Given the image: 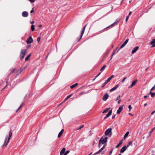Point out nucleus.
<instances>
[{
  "instance_id": "nucleus-18",
  "label": "nucleus",
  "mask_w": 155,
  "mask_h": 155,
  "mask_svg": "<svg viewBox=\"0 0 155 155\" xmlns=\"http://www.w3.org/2000/svg\"><path fill=\"white\" fill-rule=\"evenodd\" d=\"M84 127V125H81L80 127H79V128H75L74 129V130H80L81 129V128H82V127Z\"/></svg>"
},
{
  "instance_id": "nucleus-55",
  "label": "nucleus",
  "mask_w": 155,
  "mask_h": 155,
  "mask_svg": "<svg viewBox=\"0 0 155 155\" xmlns=\"http://www.w3.org/2000/svg\"><path fill=\"white\" fill-rule=\"evenodd\" d=\"M117 48H116V49H115V50L114 51H113V52H115H115H116V51L117 50Z\"/></svg>"
},
{
  "instance_id": "nucleus-28",
  "label": "nucleus",
  "mask_w": 155,
  "mask_h": 155,
  "mask_svg": "<svg viewBox=\"0 0 155 155\" xmlns=\"http://www.w3.org/2000/svg\"><path fill=\"white\" fill-rule=\"evenodd\" d=\"M72 95V94H70V95L68 96L66 98V99L64 100V101H66L67 99H68V98H69Z\"/></svg>"
},
{
  "instance_id": "nucleus-11",
  "label": "nucleus",
  "mask_w": 155,
  "mask_h": 155,
  "mask_svg": "<svg viewBox=\"0 0 155 155\" xmlns=\"http://www.w3.org/2000/svg\"><path fill=\"white\" fill-rule=\"evenodd\" d=\"M137 81V80H136L133 81L132 83L131 84L129 87L130 88H132L133 86H134L136 84Z\"/></svg>"
},
{
  "instance_id": "nucleus-32",
  "label": "nucleus",
  "mask_w": 155,
  "mask_h": 155,
  "mask_svg": "<svg viewBox=\"0 0 155 155\" xmlns=\"http://www.w3.org/2000/svg\"><path fill=\"white\" fill-rule=\"evenodd\" d=\"M70 152L69 150H67L64 153V155H67Z\"/></svg>"
},
{
  "instance_id": "nucleus-49",
  "label": "nucleus",
  "mask_w": 155,
  "mask_h": 155,
  "mask_svg": "<svg viewBox=\"0 0 155 155\" xmlns=\"http://www.w3.org/2000/svg\"><path fill=\"white\" fill-rule=\"evenodd\" d=\"M129 18V16L127 17L126 18V21H127Z\"/></svg>"
},
{
  "instance_id": "nucleus-12",
  "label": "nucleus",
  "mask_w": 155,
  "mask_h": 155,
  "mask_svg": "<svg viewBox=\"0 0 155 155\" xmlns=\"http://www.w3.org/2000/svg\"><path fill=\"white\" fill-rule=\"evenodd\" d=\"M119 86V85L118 84H117L115 87H113L112 89H110V92H111L116 90L117 88Z\"/></svg>"
},
{
  "instance_id": "nucleus-27",
  "label": "nucleus",
  "mask_w": 155,
  "mask_h": 155,
  "mask_svg": "<svg viewBox=\"0 0 155 155\" xmlns=\"http://www.w3.org/2000/svg\"><path fill=\"white\" fill-rule=\"evenodd\" d=\"M106 67V66L105 65L104 66H103L101 68V69L100 71H102L104 69V68H105Z\"/></svg>"
},
{
  "instance_id": "nucleus-35",
  "label": "nucleus",
  "mask_w": 155,
  "mask_h": 155,
  "mask_svg": "<svg viewBox=\"0 0 155 155\" xmlns=\"http://www.w3.org/2000/svg\"><path fill=\"white\" fill-rule=\"evenodd\" d=\"M155 89V84L154 86L153 87L150 89L151 91H152L153 90Z\"/></svg>"
},
{
  "instance_id": "nucleus-16",
  "label": "nucleus",
  "mask_w": 155,
  "mask_h": 155,
  "mask_svg": "<svg viewBox=\"0 0 155 155\" xmlns=\"http://www.w3.org/2000/svg\"><path fill=\"white\" fill-rule=\"evenodd\" d=\"M65 148H63L60 153V155H62L64 153L65 150Z\"/></svg>"
},
{
  "instance_id": "nucleus-38",
  "label": "nucleus",
  "mask_w": 155,
  "mask_h": 155,
  "mask_svg": "<svg viewBox=\"0 0 155 155\" xmlns=\"http://www.w3.org/2000/svg\"><path fill=\"white\" fill-rule=\"evenodd\" d=\"M127 78L126 77H124V78H123V79L122 80V81H121V82L122 83H123L124 82L125 80Z\"/></svg>"
},
{
  "instance_id": "nucleus-58",
  "label": "nucleus",
  "mask_w": 155,
  "mask_h": 155,
  "mask_svg": "<svg viewBox=\"0 0 155 155\" xmlns=\"http://www.w3.org/2000/svg\"><path fill=\"white\" fill-rule=\"evenodd\" d=\"M151 133H150V132L149 134V135L148 137H150V136L151 135Z\"/></svg>"
},
{
  "instance_id": "nucleus-48",
  "label": "nucleus",
  "mask_w": 155,
  "mask_h": 155,
  "mask_svg": "<svg viewBox=\"0 0 155 155\" xmlns=\"http://www.w3.org/2000/svg\"><path fill=\"white\" fill-rule=\"evenodd\" d=\"M151 45H152V46H151L152 48H153L155 47V43Z\"/></svg>"
},
{
  "instance_id": "nucleus-51",
  "label": "nucleus",
  "mask_w": 155,
  "mask_h": 155,
  "mask_svg": "<svg viewBox=\"0 0 155 155\" xmlns=\"http://www.w3.org/2000/svg\"><path fill=\"white\" fill-rule=\"evenodd\" d=\"M115 115H113L112 116V119H114L115 118Z\"/></svg>"
},
{
  "instance_id": "nucleus-4",
  "label": "nucleus",
  "mask_w": 155,
  "mask_h": 155,
  "mask_svg": "<svg viewBox=\"0 0 155 155\" xmlns=\"http://www.w3.org/2000/svg\"><path fill=\"white\" fill-rule=\"evenodd\" d=\"M112 129L109 128L107 129L105 132V134L106 136L109 135L110 133H111Z\"/></svg>"
},
{
  "instance_id": "nucleus-25",
  "label": "nucleus",
  "mask_w": 155,
  "mask_h": 155,
  "mask_svg": "<svg viewBox=\"0 0 155 155\" xmlns=\"http://www.w3.org/2000/svg\"><path fill=\"white\" fill-rule=\"evenodd\" d=\"M129 134V132L127 131L126 132V133L125 134L124 136V139H125L126 137L128 136V134Z\"/></svg>"
},
{
  "instance_id": "nucleus-29",
  "label": "nucleus",
  "mask_w": 155,
  "mask_h": 155,
  "mask_svg": "<svg viewBox=\"0 0 155 155\" xmlns=\"http://www.w3.org/2000/svg\"><path fill=\"white\" fill-rule=\"evenodd\" d=\"M62 133H61V132H60L58 134V138H59L62 135Z\"/></svg>"
},
{
  "instance_id": "nucleus-42",
  "label": "nucleus",
  "mask_w": 155,
  "mask_h": 155,
  "mask_svg": "<svg viewBox=\"0 0 155 155\" xmlns=\"http://www.w3.org/2000/svg\"><path fill=\"white\" fill-rule=\"evenodd\" d=\"M85 93H86L85 92H81V93H80L79 94V95H82L83 94H85Z\"/></svg>"
},
{
  "instance_id": "nucleus-5",
  "label": "nucleus",
  "mask_w": 155,
  "mask_h": 155,
  "mask_svg": "<svg viewBox=\"0 0 155 155\" xmlns=\"http://www.w3.org/2000/svg\"><path fill=\"white\" fill-rule=\"evenodd\" d=\"M33 41L32 38L31 36H30L26 41L27 44H29L32 43Z\"/></svg>"
},
{
  "instance_id": "nucleus-61",
  "label": "nucleus",
  "mask_w": 155,
  "mask_h": 155,
  "mask_svg": "<svg viewBox=\"0 0 155 155\" xmlns=\"http://www.w3.org/2000/svg\"><path fill=\"white\" fill-rule=\"evenodd\" d=\"M42 27V25H39V27L41 28Z\"/></svg>"
},
{
  "instance_id": "nucleus-39",
  "label": "nucleus",
  "mask_w": 155,
  "mask_h": 155,
  "mask_svg": "<svg viewBox=\"0 0 155 155\" xmlns=\"http://www.w3.org/2000/svg\"><path fill=\"white\" fill-rule=\"evenodd\" d=\"M114 54H115V52H113V53H112V55H111V58H110V60L112 59V57H113V55H114Z\"/></svg>"
},
{
  "instance_id": "nucleus-63",
  "label": "nucleus",
  "mask_w": 155,
  "mask_h": 155,
  "mask_svg": "<svg viewBox=\"0 0 155 155\" xmlns=\"http://www.w3.org/2000/svg\"><path fill=\"white\" fill-rule=\"evenodd\" d=\"M112 150H111L110 151V154H111L112 153Z\"/></svg>"
},
{
  "instance_id": "nucleus-41",
  "label": "nucleus",
  "mask_w": 155,
  "mask_h": 155,
  "mask_svg": "<svg viewBox=\"0 0 155 155\" xmlns=\"http://www.w3.org/2000/svg\"><path fill=\"white\" fill-rule=\"evenodd\" d=\"M22 105H21V106L19 107L18 109L16 110V112H17L19 109H20L22 107Z\"/></svg>"
},
{
  "instance_id": "nucleus-57",
  "label": "nucleus",
  "mask_w": 155,
  "mask_h": 155,
  "mask_svg": "<svg viewBox=\"0 0 155 155\" xmlns=\"http://www.w3.org/2000/svg\"><path fill=\"white\" fill-rule=\"evenodd\" d=\"M151 133H150V132L149 134V135L148 137H150V136L151 135Z\"/></svg>"
},
{
  "instance_id": "nucleus-52",
  "label": "nucleus",
  "mask_w": 155,
  "mask_h": 155,
  "mask_svg": "<svg viewBox=\"0 0 155 155\" xmlns=\"http://www.w3.org/2000/svg\"><path fill=\"white\" fill-rule=\"evenodd\" d=\"M121 100H119L118 101V104H120V102H121Z\"/></svg>"
},
{
  "instance_id": "nucleus-62",
  "label": "nucleus",
  "mask_w": 155,
  "mask_h": 155,
  "mask_svg": "<svg viewBox=\"0 0 155 155\" xmlns=\"http://www.w3.org/2000/svg\"><path fill=\"white\" fill-rule=\"evenodd\" d=\"M131 13H132V12H130L129 13L128 16H129L131 14Z\"/></svg>"
},
{
  "instance_id": "nucleus-40",
  "label": "nucleus",
  "mask_w": 155,
  "mask_h": 155,
  "mask_svg": "<svg viewBox=\"0 0 155 155\" xmlns=\"http://www.w3.org/2000/svg\"><path fill=\"white\" fill-rule=\"evenodd\" d=\"M40 39H41V38H40V37H38L37 38V41L38 42H39L40 40Z\"/></svg>"
},
{
  "instance_id": "nucleus-24",
  "label": "nucleus",
  "mask_w": 155,
  "mask_h": 155,
  "mask_svg": "<svg viewBox=\"0 0 155 155\" xmlns=\"http://www.w3.org/2000/svg\"><path fill=\"white\" fill-rule=\"evenodd\" d=\"M118 22V21H117V22H114V23H113V24H111L110 25V26L107 27V28H109L110 26H113V25H116V24H117Z\"/></svg>"
},
{
  "instance_id": "nucleus-64",
  "label": "nucleus",
  "mask_w": 155,
  "mask_h": 155,
  "mask_svg": "<svg viewBox=\"0 0 155 155\" xmlns=\"http://www.w3.org/2000/svg\"><path fill=\"white\" fill-rule=\"evenodd\" d=\"M105 147V145H104L102 148L104 149Z\"/></svg>"
},
{
  "instance_id": "nucleus-54",
  "label": "nucleus",
  "mask_w": 155,
  "mask_h": 155,
  "mask_svg": "<svg viewBox=\"0 0 155 155\" xmlns=\"http://www.w3.org/2000/svg\"><path fill=\"white\" fill-rule=\"evenodd\" d=\"M155 113V110L154 111H153L151 113V114L152 115L154 113Z\"/></svg>"
},
{
  "instance_id": "nucleus-37",
  "label": "nucleus",
  "mask_w": 155,
  "mask_h": 155,
  "mask_svg": "<svg viewBox=\"0 0 155 155\" xmlns=\"http://www.w3.org/2000/svg\"><path fill=\"white\" fill-rule=\"evenodd\" d=\"M12 135V133L10 131L9 133V137H11Z\"/></svg>"
},
{
  "instance_id": "nucleus-17",
  "label": "nucleus",
  "mask_w": 155,
  "mask_h": 155,
  "mask_svg": "<svg viewBox=\"0 0 155 155\" xmlns=\"http://www.w3.org/2000/svg\"><path fill=\"white\" fill-rule=\"evenodd\" d=\"M110 81L108 79L105 81V82L104 83V84L102 86V87H104L105 85H106Z\"/></svg>"
},
{
  "instance_id": "nucleus-2",
  "label": "nucleus",
  "mask_w": 155,
  "mask_h": 155,
  "mask_svg": "<svg viewBox=\"0 0 155 155\" xmlns=\"http://www.w3.org/2000/svg\"><path fill=\"white\" fill-rule=\"evenodd\" d=\"M107 137H105L104 139H103V137H102L99 141V143L98 147H100V145L101 143L102 144H104L105 143H106L107 142Z\"/></svg>"
},
{
  "instance_id": "nucleus-7",
  "label": "nucleus",
  "mask_w": 155,
  "mask_h": 155,
  "mask_svg": "<svg viewBox=\"0 0 155 155\" xmlns=\"http://www.w3.org/2000/svg\"><path fill=\"white\" fill-rule=\"evenodd\" d=\"M108 97L109 95L107 94V93H106L103 96L102 98V99L104 101H106L108 98Z\"/></svg>"
},
{
  "instance_id": "nucleus-10",
  "label": "nucleus",
  "mask_w": 155,
  "mask_h": 155,
  "mask_svg": "<svg viewBox=\"0 0 155 155\" xmlns=\"http://www.w3.org/2000/svg\"><path fill=\"white\" fill-rule=\"evenodd\" d=\"M22 16L24 17H27L28 15V12L24 11L22 13Z\"/></svg>"
},
{
  "instance_id": "nucleus-36",
  "label": "nucleus",
  "mask_w": 155,
  "mask_h": 155,
  "mask_svg": "<svg viewBox=\"0 0 155 155\" xmlns=\"http://www.w3.org/2000/svg\"><path fill=\"white\" fill-rule=\"evenodd\" d=\"M155 95V93H152L151 94V96L152 97H153Z\"/></svg>"
},
{
  "instance_id": "nucleus-53",
  "label": "nucleus",
  "mask_w": 155,
  "mask_h": 155,
  "mask_svg": "<svg viewBox=\"0 0 155 155\" xmlns=\"http://www.w3.org/2000/svg\"><path fill=\"white\" fill-rule=\"evenodd\" d=\"M64 129H62L61 130V131H60L61 132L63 133V132H64Z\"/></svg>"
},
{
  "instance_id": "nucleus-20",
  "label": "nucleus",
  "mask_w": 155,
  "mask_h": 155,
  "mask_svg": "<svg viewBox=\"0 0 155 155\" xmlns=\"http://www.w3.org/2000/svg\"><path fill=\"white\" fill-rule=\"evenodd\" d=\"M78 84V83H76L75 84H74L72 86H71L70 87L71 89L73 88H74L76 87Z\"/></svg>"
},
{
  "instance_id": "nucleus-30",
  "label": "nucleus",
  "mask_w": 155,
  "mask_h": 155,
  "mask_svg": "<svg viewBox=\"0 0 155 155\" xmlns=\"http://www.w3.org/2000/svg\"><path fill=\"white\" fill-rule=\"evenodd\" d=\"M132 142L131 141H130L127 145V146H126L127 147H129V146H130V145H132Z\"/></svg>"
},
{
  "instance_id": "nucleus-21",
  "label": "nucleus",
  "mask_w": 155,
  "mask_h": 155,
  "mask_svg": "<svg viewBox=\"0 0 155 155\" xmlns=\"http://www.w3.org/2000/svg\"><path fill=\"white\" fill-rule=\"evenodd\" d=\"M110 109V107L106 108L103 112V113L107 112Z\"/></svg>"
},
{
  "instance_id": "nucleus-3",
  "label": "nucleus",
  "mask_w": 155,
  "mask_h": 155,
  "mask_svg": "<svg viewBox=\"0 0 155 155\" xmlns=\"http://www.w3.org/2000/svg\"><path fill=\"white\" fill-rule=\"evenodd\" d=\"M87 26V25H86L83 28V29L82 31H81V37H80V38L78 40V41H79L81 39V38H82V36H83V35L84 34V31H85V29L86 28V26Z\"/></svg>"
},
{
  "instance_id": "nucleus-19",
  "label": "nucleus",
  "mask_w": 155,
  "mask_h": 155,
  "mask_svg": "<svg viewBox=\"0 0 155 155\" xmlns=\"http://www.w3.org/2000/svg\"><path fill=\"white\" fill-rule=\"evenodd\" d=\"M123 143V140H121L120 142L116 146V148H118L119 146H120L121 144H122Z\"/></svg>"
},
{
  "instance_id": "nucleus-45",
  "label": "nucleus",
  "mask_w": 155,
  "mask_h": 155,
  "mask_svg": "<svg viewBox=\"0 0 155 155\" xmlns=\"http://www.w3.org/2000/svg\"><path fill=\"white\" fill-rule=\"evenodd\" d=\"M100 152V151L99 150L98 151H97V152L96 153H95L94 154V155H96V154H98Z\"/></svg>"
},
{
  "instance_id": "nucleus-50",
  "label": "nucleus",
  "mask_w": 155,
  "mask_h": 155,
  "mask_svg": "<svg viewBox=\"0 0 155 155\" xmlns=\"http://www.w3.org/2000/svg\"><path fill=\"white\" fill-rule=\"evenodd\" d=\"M104 149L102 147L101 149H100L99 151L101 152Z\"/></svg>"
},
{
  "instance_id": "nucleus-34",
  "label": "nucleus",
  "mask_w": 155,
  "mask_h": 155,
  "mask_svg": "<svg viewBox=\"0 0 155 155\" xmlns=\"http://www.w3.org/2000/svg\"><path fill=\"white\" fill-rule=\"evenodd\" d=\"M128 108H129V111H130L132 109V107L131 106V105H129L128 106Z\"/></svg>"
},
{
  "instance_id": "nucleus-13",
  "label": "nucleus",
  "mask_w": 155,
  "mask_h": 155,
  "mask_svg": "<svg viewBox=\"0 0 155 155\" xmlns=\"http://www.w3.org/2000/svg\"><path fill=\"white\" fill-rule=\"evenodd\" d=\"M112 112V110H110V111H109L108 112V114L106 115V117H104V119H105L109 117L111 114Z\"/></svg>"
},
{
  "instance_id": "nucleus-9",
  "label": "nucleus",
  "mask_w": 155,
  "mask_h": 155,
  "mask_svg": "<svg viewBox=\"0 0 155 155\" xmlns=\"http://www.w3.org/2000/svg\"><path fill=\"white\" fill-rule=\"evenodd\" d=\"M139 48V47L136 46L132 50V53L134 54L135 53L136 51L138 50Z\"/></svg>"
},
{
  "instance_id": "nucleus-60",
  "label": "nucleus",
  "mask_w": 155,
  "mask_h": 155,
  "mask_svg": "<svg viewBox=\"0 0 155 155\" xmlns=\"http://www.w3.org/2000/svg\"><path fill=\"white\" fill-rule=\"evenodd\" d=\"M104 153H105V151H103L102 152L101 154H104Z\"/></svg>"
},
{
  "instance_id": "nucleus-43",
  "label": "nucleus",
  "mask_w": 155,
  "mask_h": 155,
  "mask_svg": "<svg viewBox=\"0 0 155 155\" xmlns=\"http://www.w3.org/2000/svg\"><path fill=\"white\" fill-rule=\"evenodd\" d=\"M120 95L118 96L116 99V101L118 100L120 98Z\"/></svg>"
},
{
  "instance_id": "nucleus-46",
  "label": "nucleus",
  "mask_w": 155,
  "mask_h": 155,
  "mask_svg": "<svg viewBox=\"0 0 155 155\" xmlns=\"http://www.w3.org/2000/svg\"><path fill=\"white\" fill-rule=\"evenodd\" d=\"M155 129V127H153V129L150 131V133H152L153 130Z\"/></svg>"
},
{
  "instance_id": "nucleus-23",
  "label": "nucleus",
  "mask_w": 155,
  "mask_h": 155,
  "mask_svg": "<svg viewBox=\"0 0 155 155\" xmlns=\"http://www.w3.org/2000/svg\"><path fill=\"white\" fill-rule=\"evenodd\" d=\"M31 55V54H30L29 55H28L25 58V61H27L28 60V59H29V58H30V57Z\"/></svg>"
},
{
  "instance_id": "nucleus-56",
  "label": "nucleus",
  "mask_w": 155,
  "mask_h": 155,
  "mask_svg": "<svg viewBox=\"0 0 155 155\" xmlns=\"http://www.w3.org/2000/svg\"><path fill=\"white\" fill-rule=\"evenodd\" d=\"M101 74V73L100 72L96 76V77H98V76H99Z\"/></svg>"
},
{
  "instance_id": "nucleus-44",
  "label": "nucleus",
  "mask_w": 155,
  "mask_h": 155,
  "mask_svg": "<svg viewBox=\"0 0 155 155\" xmlns=\"http://www.w3.org/2000/svg\"><path fill=\"white\" fill-rule=\"evenodd\" d=\"M30 2L32 3L34 2L35 1V0H28Z\"/></svg>"
},
{
  "instance_id": "nucleus-6",
  "label": "nucleus",
  "mask_w": 155,
  "mask_h": 155,
  "mask_svg": "<svg viewBox=\"0 0 155 155\" xmlns=\"http://www.w3.org/2000/svg\"><path fill=\"white\" fill-rule=\"evenodd\" d=\"M129 39H127L124 42V43L121 45L120 48V49H122L124 47L125 45L127 44L128 42V41Z\"/></svg>"
},
{
  "instance_id": "nucleus-31",
  "label": "nucleus",
  "mask_w": 155,
  "mask_h": 155,
  "mask_svg": "<svg viewBox=\"0 0 155 155\" xmlns=\"http://www.w3.org/2000/svg\"><path fill=\"white\" fill-rule=\"evenodd\" d=\"M18 71L16 69H14L12 72V73L13 72H15L16 73H17Z\"/></svg>"
},
{
  "instance_id": "nucleus-33",
  "label": "nucleus",
  "mask_w": 155,
  "mask_h": 155,
  "mask_svg": "<svg viewBox=\"0 0 155 155\" xmlns=\"http://www.w3.org/2000/svg\"><path fill=\"white\" fill-rule=\"evenodd\" d=\"M114 77V75H112L110 77L108 78L107 79H108L110 81L111 79L113 78Z\"/></svg>"
},
{
  "instance_id": "nucleus-15",
  "label": "nucleus",
  "mask_w": 155,
  "mask_h": 155,
  "mask_svg": "<svg viewBox=\"0 0 155 155\" xmlns=\"http://www.w3.org/2000/svg\"><path fill=\"white\" fill-rule=\"evenodd\" d=\"M10 138H11V137H8V140L7 142L6 143H5V142H6V141L7 139V137H5V143L4 144V145H5L6 146L7 145L8 143L9 142V141L10 139Z\"/></svg>"
},
{
  "instance_id": "nucleus-47",
  "label": "nucleus",
  "mask_w": 155,
  "mask_h": 155,
  "mask_svg": "<svg viewBox=\"0 0 155 155\" xmlns=\"http://www.w3.org/2000/svg\"><path fill=\"white\" fill-rule=\"evenodd\" d=\"M34 8H33L32 9V10L31 11V12H30V13H32L33 12H34V10H33Z\"/></svg>"
},
{
  "instance_id": "nucleus-59",
  "label": "nucleus",
  "mask_w": 155,
  "mask_h": 155,
  "mask_svg": "<svg viewBox=\"0 0 155 155\" xmlns=\"http://www.w3.org/2000/svg\"><path fill=\"white\" fill-rule=\"evenodd\" d=\"M34 23H35V21H32L31 22V24H33Z\"/></svg>"
},
{
  "instance_id": "nucleus-1",
  "label": "nucleus",
  "mask_w": 155,
  "mask_h": 155,
  "mask_svg": "<svg viewBox=\"0 0 155 155\" xmlns=\"http://www.w3.org/2000/svg\"><path fill=\"white\" fill-rule=\"evenodd\" d=\"M26 53L27 50L26 49H21L20 54V58L21 59H22L24 58Z\"/></svg>"
},
{
  "instance_id": "nucleus-22",
  "label": "nucleus",
  "mask_w": 155,
  "mask_h": 155,
  "mask_svg": "<svg viewBox=\"0 0 155 155\" xmlns=\"http://www.w3.org/2000/svg\"><path fill=\"white\" fill-rule=\"evenodd\" d=\"M155 43V39H153L152 41L150 42V44H153Z\"/></svg>"
},
{
  "instance_id": "nucleus-26",
  "label": "nucleus",
  "mask_w": 155,
  "mask_h": 155,
  "mask_svg": "<svg viewBox=\"0 0 155 155\" xmlns=\"http://www.w3.org/2000/svg\"><path fill=\"white\" fill-rule=\"evenodd\" d=\"M31 30L32 31H34L35 30V25H31Z\"/></svg>"
},
{
  "instance_id": "nucleus-14",
  "label": "nucleus",
  "mask_w": 155,
  "mask_h": 155,
  "mask_svg": "<svg viewBox=\"0 0 155 155\" xmlns=\"http://www.w3.org/2000/svg\"><path fill=\"white\" fill-rule=\"evenodd\" d=\"M123 107L122 106L120 107L117 111V114H119L120 113L123 109Z\"/></svg>"
},
{
  "instance_id": "nucleus-8",
  "label": "nucleus",
  "mask_w": 155,
  "mask_h": 155,
  "mask_svg": "<svg viewBox=\"0 0 155 155\" xmlns=\"http://www.w3.org/2000/svg\"><path fill=\"white\" fill-rule=\"evenodd\" d=\"M127 148V147L126 146H124L122 147L120 150V153H122L124 152L126 150Z\"/></svg>"
}]
</instances>
